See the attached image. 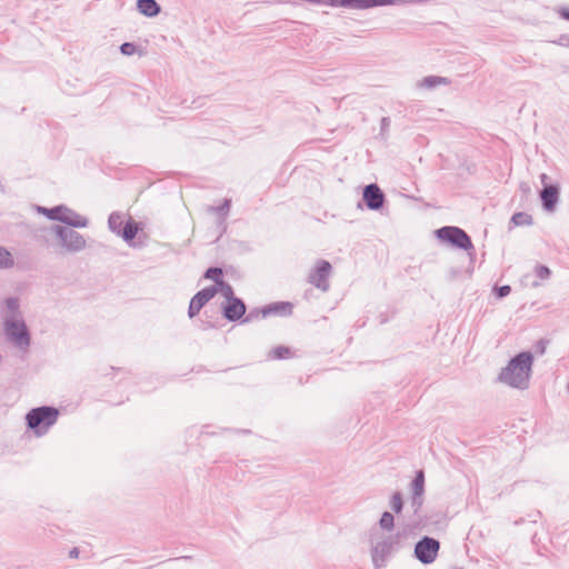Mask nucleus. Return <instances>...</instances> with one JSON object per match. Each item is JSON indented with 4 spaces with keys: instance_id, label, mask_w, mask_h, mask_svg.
Masks as SVG:
<instances>
[{
    "instance_id": "nucleus-5",
    "label": "nucleus",
    "mask_w": 569,
    "mask_h": 569,
    "mask_svg": "<svg viewBox=\"0 0 569 569\" xmlns=\"http://www.w3.org/2000/svg\"><path fill=\"white\" fill-rule=\"evenodd\" d=\"M44 211L50 219L60 220L64 223L79 228H83L87 226L86 218L74 213L73 211L67 208L57 207Z\"/></svg>"
},
{
    "instance_id": "nucleus-17",
    "label": "nucleus",
    "mask_w": 569,
    "mask_h": 569,
    "mask_svg": "<svg viewBox=\"0 0 569 569\" xmlns=\"http://www.w3.org/2000/svg\"><path fill=\"white\" fill-rule=\"evenodd\" d=\"M292 356V352L289 347L278 346L271 349L268 353L269 359L271 360H282L288 359Z\"/></svg>"
},
{
    "instance_id": "nucleus-2",
    "label": "nucleus",
    "mask_w": 569,
    "mask_h": 569,
    "mask_svg": "<svg viewBox=\"0 0 569 569\" xmlns=\"http://www.w3.org/2000/svg\"><path fill=\"white\" fill-rule=\"evenodd\" d=\"M58 410L50 407H40L32 409L27 415L28 427L37 435H42L47 432V430L56 423L58 419Z\"/></svg>"
},
{
    "instance_id": "nucleus-1",
    "label": "nucleus",
    "mask_w": 569,
    "mask_h": 569,
    "mask_svg": "<svg viewBox=\"0 0 569 569\" xmlns=\"http://www.w3.org/2000/svg\"><path fill=\"white\" fill-rule=\"evenodd\" d=\"M532 365V355L521 352L511 359L508 366L502 369L500 380L511 387L523 388L527 386Z\"/></svg>"
},
{
    "instance_id": "nucleus-19",
    "label": "nucleus",
    "mask_w": 569,
    "mask_h": 569,
    "mask_svg": "<svg viewBox=\"0 0 569 569\" xmlns=\"http://www.w3.org/2000/svg\"><path fill=\"white\" fill-rule=\"evenodd\" d=\"M511 221L515 226H527L531 223L532 219L528 213L517 212L512 216Z\"/></svg>"
},
{
    "instance_id": "nucleus-18",
    "label": "nucleus",
    "mask_w": 569,
    "mask_h": 569,
    "mask_svg": "<svg viewBox=\"0 0 569 569\" xmlns=\"http://www.w3.org/2000/svg\"><path fill=\"white\" fill-rule=\"evenodd\" d=\"M127 219L123 214L114 212L109 218V226L112 231L120 233L126 224Z\"/></svg>"
},
{
    "instance_id": "nucleus-25",
    "label": "nucleus",
    "mask_w": 569,
    "mask_h": 569,
    "mask_svg": "<svg viewBox=\"0 0 569 569\" xmlns=\"http://www.w3.org/2000/svg\"><path fill=\"white\" fill-rule=\"evenodd\" d=\"M216 288L218 289V291H221L228 299L233 295L232 288L224 281H222L220 286Z\"/></svg>"
},
{
    "instance_id": "nucleus-12",
    "label": "nucleus",
    "mask_w": 569,
    "mask_h": 569,
    "mask_svg": "<svg viewBox=\"0 0 569 569\" xmlns=\"http://www.w3.org/2000/svg\"><path fill=\"white\" fill-rule=\"evenodd\" d=\"M391 0H330L331 6L369 8L372 6H382L391 3Z\"/></svg>"
},
{
    "instance_id": "nucleus-8",
    "label": "nucleus",
    "mask_w": 569,
    "mask_h": 569,
    "mask_svg": "<svg viewBox=\"0 0 569 569\" xmlns=\"http://www.w3.org/2000/svg\"><path fill=\"white\" fill-rule=\"evenodd\" d=\"M218 292L217 288H206L199 291L190 301L188 315L190 318L197 316L201 308L210 301Z\"/></svg>"
},
{
    "instance_id": "nucleus-16",
    "label": "nucleus",
    "mask_w": 569,
    "mask_h": 569,
    "mask_svg": "<svg viewBox=\"0 0 569 569\" xmlns=\"http://www.w3.org/2000/svg\"><path fill=\"white\" fill-rule=\"evenodd\" d=\"M139 11L148 17H153L158 14L160 8L154 0H139L138 1Z\"/></svg>"
},
{
    "instance_id": "nucleus-7",
    "label": "nucleus",
    "mask_w": 569,
    "mask_h": 569,
    "mask_svg": "<svg viewBox=\"0 0 569 569\" xmlns=\"http://www.w3.org/2000/svg\"><path fill=\"white\" fill-rule=\"evenodd\" d=\"M57 234L61 239L62 246L66 247L68 250L76 251L84 248L86 246L83 237L73 230L58 228Z\"/></svg>"
},
{
    "instance_id": "nucleus-4",
    "label": "nucleus",
    "mask_w": 569,
    "mask_h": 569,
    "mask_svg": "<svg viewBox=\"0 0 569 569\" xmlns=\"http://www.w3.org/2000/svg\"><path fill=\"white\" fill-rule=\"evenodd\" d=\"M436 233L441 241L449 242L460 249L469 250L472 248L469 236L457 227H443L437 230Z\"/></svg>"
},
{
    "instance_id": "nucleus-20",
    "label": "nucleus",
    "mask_w": 569,
    "mask_h": 569,
    "mask_svg": "<svg viewBox=\"0 0 569 569\" xmlns=\"http://www.w3.org/2000/svg\"><path fill=\"white\" fill-rule=\"evenodd\" d=\"M206 278L214 281L217 283V287L220 286L222 280V270L220 268H209L206 272Z\"/></svg>"
},
{
    "instance_id": "nucleus-21",
    "label": "nucleus",
    "mask_w": 569,
    "mask_h": 569,
    "mask_svg": "<svg viewBox=\"0 0 569 569\" xmlns=\"http://www.w3.org/2000/svg\"><path fill=\"white\" fill-rule=\"evenodd\" d=\"M13 260L9 251L0 247V268L12 266Z\"/></svg>"
},
{
    "instance_id": "nucleus-6",
    "label": "nucleus",
    "mask_w": 569,
    "mask_h": 569,
    "mask_svg": "<svg viewBox=\"0 0 569 569\" xmlns=\"http://www.w3.org/2000/svg\"><path fill=\"white\" fill-rule=\"evenodd\" d=\"M439 551V542L432 538H423L416 546V556L423 563H431Z\"/></svg>"
},
{
    "instance_id": "nucleus-23",
    "label": "nucleus",
    "mask_w": 569,
    "mask_h": 569,
    "mask_svg": "<svg viewBox=\"0 0 569 569\" xmlns=\"http://www.w3.org/2000/svg\"><path fill=\"white\" fill-rule=\"evenodd\" d=\"M391 507L396 512H400L402 509V498L399 493H395L391 498Z\"/></svg>"
},
{
    "instance_id": "nucleus-31",
    "label": "nucleus",
    "mask_w": 569,
    "mask_h": 569,
    "mask_svg": "<svg viewBox=\"0 0 569 569\" xmlns=\"http://www.w3.org/2000/svg\"><path fill=\"white\" fill-rule=\"evenodd\" d=\"M562 17L569 20V9L562 12Z\"/></svg>"
},
{
    "instance_id": "nucleus-24",
    "label": "nucleus",
    "mask_w": 569,
    "mask_h": 569,
    "mask_svg": "<svg viewBox=\"0 0 569 569\" xmlns=\"http://www.w3.org/2000/svg\"><path fill=\"white\" fill-rule=\"evenodd\" d=\"M550 269L548 267H545V266H538L536 268V274L539 279H547L549 278L550 276Z\"/></svg>"
},
{
    "instance_id": "nucleus-11",
    "label": "nucleus",
    "mask_w": 569,
    "mask_h": 569,
    "mask_svg": "<svg viewBox=\"0 0 569 569\" xmlns=\"http://www.w3.org/2000/svg\"><path fill=\"white\" fill-rule=\"evenodd\" d=\"M363 199L370 209H379L383 203V193L377 184H369L365 189Z\"/></svg>"
},
{
    "instance_id": "nucleus-15",
    "label": "nucleus",
    "mask_w": 569,
    "mask_h": 569,
    "mask_svg": "<svg viewBox=\"0 0 569 569\" xmlns=\"http://www.w3.org/2000/svg\"><path fill=\"white\" fill-rule=\"evenodd\" d=\"M140 230V224L132 220L131 217L127 218L126 224L120 232L124 240L131 241Z\"/></svg>"
},
{
    "instance_id": "nucleus-29",
    "label": "nucleus",
    "mask_w": 569,
    "mask_h": 569,
    "mask_svg": "<svg viewBox=\"0 0 569 569\" xmlns=\"http://www.w3.org/2000/svg\"><path fill=\"white\" fill-rule=\"evenodd\" d=\"M422 483H423V473L419 472V475L417 476V478L415 480V485L417 488H421Z\"/></svg>"
},
{
    "instance_id": "nucleus-13",
    "label": "nucleus",
    "mask_w": 569,
    "mask_h": 569,
    "mask_svg": "<svg viewBox=\"0 0 569 569\" xmlns=\"http://www.w3.org/2000/svg\"><path fill=\"white\" fill-rule=\"evenodd\" d=\"M292 313V305L290 302H277L268 306L262 310V316L267 317L270 315L289 316Z\"/></svg>"
},
{
    "instance_id": "nucleus-22",
    "label": "nucleus",
    "mask_w": 569,
    "mask_h": 569,
    "mask_svg": "<svg viewBox=\"0 0 569 569\" xmlns=\"http://www.w3.org/2000/svg\"><path fill=\"white\" fill-rule=\"evenodd\" d=\"M380 526L382 528L387 529V530H390L393 527V517H392V515L389 513V512H385L381 516Z\"/></svg>"
},
{
    "instance_id": "nucleus-30",
    "label": "nucleus",
    "mask_w": 569,
    "mask_h": 569,
    "mask_svg": "<svg viewBox=\"0 0 569 569\" xmlns=\"http://www.w3.org/2000/svg\"><path fill=\"white\" fill-rule=\"evenodd\" d=\"M70 557H78V550L77 549H73L70 551Z\"/></svg>"
},
{
    "instance_id": "nucleus-14",
    "label": "nucleus",
    "mask_w": 569,
    "mask_h": 569,
    "mask_svg": "<svg viewBox=\"0 0 569 569\" xmlns=\"http://www.w3.org/2000/svg\"><path fill=\"white\" fill-rule=\"evenodd\" d=\"M541 199L547 210H552L558 199V189L555 186L546 187L541 192Z\"/></svg>"
},
{
    "instance_id": "nucleus-9",
    "label": "nucleus",
    "mask_w": 569,
    "mask_h": 569,
    "mask_svg": "<svg viewBox=\"0 0 569 569\" xmlns=\"http://www.w3.org/2000/svg\"><path fill=\"white\" fill-rule=\"evenodd\" d=\"M331 271V266L328 261L318 262L316 269L310 274V282L322 290L328 288L327 279Z\"/></svg>"
},
{
    "instance_id": "nucleus-3",
    "label": "nucleus",
    "mask_w": 569,
    "mask_h": 569,
    "mask_svg": "<svg viewBox=\"0 0 569 569\" xmlns=\"http://www.w3.org/2000/svg\"><path fill=\"white\" fill-rule=\"evenodd\" d=\"M7 337L20 349L27 350L30 346V335L22 320H9L4 322Z\"/></svg>"
},
{
    "instance_id": "nucleus-26",
    "label": "nucleus",
    "mask_w": 569,
    "mask_h": 569,
    "mask_svg": "<svg viewBox=\"0 0 569 569\" xmlns=\"http://www.w3.org/2000/svg\"><path fill=\"white\" fill-rule=\"evenodd\" d=\"M7 312L13 313L18 309V301L16 299H8L6 301Z\"/></svg>"
},
{
    "instance_id": "nucleus-27",
    "label": "nucleus",
    "mask_w": 569,
    "mask_h": 569,
    "mask_svg": "<svg viewBox=\"0 0 569 569\" xmlns=\"http://www.w3.org/2000/svg\"><path fill=\"white\" fill-rule=\"evenodd\" d=\"M120 49L126 56L133 54L136 51V47L132 43H123Z\"/></svg>"
},
{
    "instance_id": "nucleus-28",
    "label": "nucleus",
    "mask_w": 569,
    "mask_h": 569,
    "mask_svg": "<svg viewBox=\"0 0 569 569\" xmlns=\"http://www.w3.org/2000/svg\"><path fill=\"white\" fill-rule=\"evenodd\" d=\"M510 287L509 286H502L497 290V295L499 298L506 297L510 293Z\"/></svg>"
},
{
    "instance_id": "nucleus-10",
    "label": "nucleus",
    "mask_w": 569,
    "mask_h": 569,
    "mask_svg": "<svg viewBox=\"0 0 569 569\" xmlns=\"http://www.w3.org/2000/svg\"><path fill=\"white\" fill-rule=\"evenodd\" d=\"M246 312L244 303L234 297H230L223 308L224 317L228 320L234 321L240 319Z\"/></svg>"
}]
</instances>
